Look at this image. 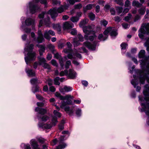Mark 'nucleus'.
<instances>
[{
  "label": "nucleus",
  "instance_id": "obj_15",
  "mask_svg": "<svg viewBox=\"0 0 149 149\" xmlns=\"http://www.w3.org/2000/svg\"><path fill=\"white\" fill-rule=\"evenodd\" d=\"M34 23V20L30 18H29L26 19L25 21L26 24L27 26L31 25L32 29L33 30L35 29Z\"/></svg>",
  "mask_w": 149,
  "mask_h": 149
},
{
  "label": "nucleus",
  "instance_id": "obj_19",
  "mask_svg": "<svg viewBox=\"0 0 149 149\" xmlns=\"http://www.w3.org/2000/svg\"><path fill=\"white\" fill-rule=\"evenodd\" d=\"M40 63L41 64L43 63V67L44 68H47L48 69H50L51 68L50 66L47 63H45V60L43 58H41L40 59Z\"/></svg>",
  "mask_w": 149,
  "mask_h": 149
},
{
  "label": "nucleus",
  "instance_id": "obj_27",
  "mask_svg": "<svg viewBox=\"0 0 149 149\" xmlns=\"http://www.w3.org/2000/svg\"><path fill=\"white\" fill-rule=\"evenodd\" d=\"M88 21V19H85L81 21L79 24V26L83 28L84 27V26L87 23Z\"/></svg>",
  "mask_w": 149,
  "mask_h": 149
},
{
  "label": "nucleus",
  "instance_id": "obj_1",
  "mask_svg": "<svg viewBox=\"0 0 149 149\" xmlns=\"http://www.w3.org/2000/svg\"><path fill=\"white\" fill-rule=\"evenodd\" d=\"M34 45L33 44H31L27 47L25 48V50L28 52L27 54V56L24 58L25 61L27 64H28L29 62L31 61L34 60L36 58V54L34 52H30L33 49Z\"/></svg>",
  "mask_w": 149,
  "mask_h": 149
},
{
  "label": "nucleus",
  "instance_id": "obj_23",
  "mask_svg": "<svg viewBox=\"0 0 149 149\" xmlns=\"http://www.w3.org/2000/svg\"><path fill=\"white\" fill-rule=\"evenodd\" d=\"M38 100H39L41 101L38 102V106H43L44 104V99L43 97L39 95H38Z\"/></svg>",
  "mask_w": 149,
  "mask_h": 149
},
{
  "label": "nucleus",
  "instance_id": "obj_54",
  "mask_svg": "<svg viewBox=\"0 0 149 149\" xmlns=\"http://www.w3.org/2000/svg\"><path fill=\"white\" fill-rule=\"evenodd\" d=\"M120 46L121 47V49H126L127 46V45L125 43H122L121 44Z\"/></svg>",
  "mask_w": 149,
  "mask_h": 149
},
{
  "label": "nucleus",
  "instance_id": "obj_25",
  "mask_svg": "<svg viewBox=\"0 0 149 149\" xmlns=\"http://www.w3.org/2000/svg\"><path fill=\"white\" fill-rule=\"evenodd\" d=\"M38 47L39 48V51L40 55H42L45 51V47L42 45H38Z\"/></svg>",
  "mask_w": 149,
  "mask_h": 149
},
{
  "label": "nucleus",
  "instance_id": "obj_17",
  "mask_svg": "<svg viewBox=\"0 0 149 149\" xmlns=\"http://www.w3.org/2000/svg\"><path fill=\"white\" fill-rule=\"evenodd\" d=\"M72 90V87L68 86H65L63 88H61L59 89L60 92L64 94L65 92H68Z\"/></svg>",
  "mask_w": 149,
  "mask_h": 149
},
{
  "label": "nucleus",
  "instance_id": "obj_45",
  "mask_svg": "<svg viewBox=\"0 0 149 149\" xmlns=\"http://www.w3.org/2000/svg\"><path fill=\"white\" fill-rule=\"evenodd\" d=\"M54 115L58 117H60L61 116V114L59 112L56 110H54L53 112Z\"/></svg>",
  "mask_w": 149,
  "mask_h": 149
},
{
  "label": "nucleus",
  "instance_id": "obj_37",
  "mask_svg": "<svg viewBox=\"0 0 149 149\" xmlns=\"http://www.w3.org/2000/svg\"><path fill=\"white\" fill-rule=\"evenodd\" d=\"M132 5L138 7L141 6V4L138 1H134L132 3Z\"/></svg>",
  "mask_w": 149,
  "mask_h": 149
},
{
  "label": "nucleus",
  "instance_id": "obj_9",
  "mask_svg": "<svg viewBox=\"0 0 149 149\" xmlns=\"http://www.w3.org/2000/svg\"><path fill=\"white\" fill-rule=\"evenodd\" d=\"M38 111L39 114L42 115V116L40 117L41 120L43 121H46L49 118L48 116L46 115H43L47 112L46 110L42 108H38Z\"/></svg>",
  "mask_w": 149,
  "mask_h": 149
},
{
  "label": "nucleus",
  "instance_id": "obj_5",
  "mask_svg": "<svg viewBox=\"0 0 149 149\" xmlns=\"http://www.w3.org/2000/svg\"><path fill=\"white\" fill-rule=\"evenodd\" d=\"M94 27V25L84 26L83 27V31L86 34L84 36V38L86 39H88L87 37L88 35H90L91 33H93L94 32L93 31Z\"/></svg>",
  "mask_w": 149,
  "mask_h": 149
},
{
  "label": "nucleus",
  "instance_id": "obj_59",
  "mask_svg": "<svg viewBox=\"0 0 149 149\" xmlns=\"http://www.w3.org/2000/svg\"><path fill=\"white\" fill-rule=\"evenodd\" d=\"M38 2H40L41 3L44 4L45 5L47 4L46 0H38Z\"/></svg>",
  "mask_w": 149,
  "mask_h": 149
},
{
  "label": "nucleus",
  "instance_id": "obj_57",
  "mask_svg": "<svg viewBox=\"0 0 149 149\" xmlns=\"http://www.w3.org/2000/svg\"><path fill=\"white\" fill-rule=\"evenodd\" d=\"M78 37L79 41L82 42L84 41V38L83 36L80 34H78Z\"/></svg>",
  "mask_w": 149,
  "mask_h": 149
},
{
  "label": "nucleus",
  "instance_id": "obj_28",
  "mask_svg": "<svg viewBox=\"0 0 149 149\" xmlns=\"http://www.w3.org/2000/svg\"><path fill=\"white\" fill-rule=\"evenodd\" d=\"M143 93L144 95L145 96V97L143 98V97H139V100L142 101L145 100L146 101H149V95H146V94L145 93V91H143Z\"/></svg>",
  "mask_w": 149,
  "mask_h": 149
},
{
  "label": "nucleus",
  "instance_id": "obj_14",
  "mask_svg": "<svg viewBox=\"0 0 149 149\" xmlns=\"http://www.w3.org/2000/svg\"><path fill=\"white\" fill-rule=\"evenodd\" d=\"M49 34L52 36H54L55 35V33L54 31L51 30H50L48 31H45L44 33V37L46 39L48 40H49L51 38V37L49 35Z\"/></svg>",
  "mask_w": 149,
  "mask_h": 149
},
{
  "label": "nucleus",
  "instance_id": "obj_30",
  "mask_svg": "<svg viewBox=\"0 0 149 149\" xmlns=\"http://www.w3.org/2000/svg\"><path fill=\"white\" fill-rule=\"evenodd\" d=\"M53 28L58 31H61V26L58 24H54L53 25Z\"/></svg>",
  "mask_w": 149,
  "mask_h": 149
},
{
  "label": "nucleus",
  "instance_id": "obj_40",
  "mask_svg": "<svg viewBox=\"0 0 149 149\" xmlns=\"http://www.w3.org/2000/svg\"><path fill=\"white\" fill-rule=\"evenodd\" d=\"M82 6L81 4L79 3L74 6V8L75 9H80L82 8Z\"/></svg>",
  "mask_w": 149,
  "mask_h": 149
},
{
  "label": "nucleus",
  "instance_id": "obj_39",
  "mask_svg": "<svg viewBox=\"0 0 149 149\" xmlns=\"http://www.w3.org/2000/svg\"><path fill=\"white\" fill-rule=\"evenodd\" d=\"M55 95L56 97L59 98L61 100H63L64 97L62 96L60 93L58 92H56L55 93Z\"/></svg>",
  "mask_w": 149,
  "mask_h": 149
},
{
  "label": "nucleus",
  "instance_id": "obj_13",
  "mask_svg": "<svg viewBox=\"0 0 149 149\" xmlns=\"http://www.w3.org/2000/svg\"><path fill=\"white\" fill-rule=\"evenodd\" d=\"M54 54V57L57 59H59V62L61 66L62 69H63L64 67V61L63 58H61V56L58 53H56L55 54Z\"/></svg>",
  "mask_w": 149,
  "mask_h": 149
},
{
  "label": "nucleus",
  "instance_id": "obj_35",
  "mask_svg": "<svg viewBox=\"0 0 149 149\" xmlns=\"http://www.w3.org/2000/svg\"><path fill=\"white\" fill-rule=\"evenodd\" d=\"M90 35H92L90 36H89V38H88L89 35H88V37H87L88 39H86L87 40L89 39L91 41H93L94 40V38L95 37V33H94V32L93 33H91L90 34Z\"/></svg>",
  "mask_w": 149,
  "mask_h": 149
},
{
  "label": "nucleus",
  "instance_id": "obj_29",
  "mask_svg": "<svg viewBox=\"0 0 149 149\" xmlns=\"http://www.w3.org/2000/svg\"><path fill=\"white\" fill-rule=\"evenodd\" d=\"M93 5L89 4L86 6L83 7V10L84 12H86L88 10H91L92 7Z\"/></svg>",
  "mask_w": 149,
  "mask_h": 149
},
{
  "label": "nucleus",
  "instance_id": "obj_34",
  "mask_svg": "<svg viewBox=\"0 0 149 149\" xmlns=\"http://www.w3.org/2000/svg\"><path fill=\"white\" fill-rule=\"evenodd\" d=\"M88 16L89 18L91 20H93L95 18V15L93 13L91 12L88 14Z\"/></svg>",
  "mask_w": 149,
  "mask_h": 149
},
{
  "label": "nucleus",
  "instance_id": "obj_7",
  "mask_svg": "<svg viewBox=\"0 0 149 149\" xmlns=\"http://www.w3.org/2000/svg\"><path fill=\"white\" fill-rule=\"evenodd\" d=\"M37 5V0H33L32 1L29 3L30 13L32 14H34L36 12Z\"/></svg>",
  "mask_w": 149,
  "mask_h": 149
},
{
  "label": "nucleus",
  "instance_id": "obj_48",
  "mask_svg": "<svg viewBox=\"0 0 149 149\" xmlns=\"http://www.w3.org/2000/svg\"><path fill=\"white\" fill-rule=\"evenodd\" d=\"M54 66L56 67L58 66V64L56 61L54 60L53 59L50 62Z\"/></svg>",
  "mask_w": 149,
  "mask_h": 149
},
{
  "label": "nucleus",
  "instance_id": "obj_22",
  "mask_svg": "<svg viewBox=\"0 0 149 149\" xmlns=\"http://www.w3.org/2000/svg\"><path fill=\"white\" fill-rule=\"evenodd\" d=\"M44 40L43 36L40 31H38V43L42 42Z\"/></svg>",
  "mask_w": 149,
  "mask_h": 149
},
{
  "label": "nucleus",
  "instance_id": "obj_46",
  "mask_svg": "<svg viewBox=\"0 0 149 149\" xmlns=\"http://www.w3.org/2000/svg\"><path fill=\"white\" fill-rule=\"evenodd\" d=\"M74 52V55L76 56L78 58H81V54H80L78 53V51L76 50H75Z\"/></svg>",
  "mask_w": 149,
  "mask_h": 149
},
{
  "label": "nucleus",
  "instance_id": "obj_12",
  "mask_svg": "<svg viewBox=\"0 0 149 149\" xmlns=\"http://www.w3.org/2000/svg\"><path fill=\"white\" fill-rule=\"evenodd\" d=\"M84 46L87 47L90 50H94L95 49L96 45L95 43H94L93 44H92L91 43L87 41L84 42Z\"/></svg>",
  "mask_w": 149,
  "mask_h": 149
},
{
  "label": "nucleus",
  "instance_id": "obj_38",
  "mask_svg": "<svg viewBox=\"0 0 149 149\" xmlns=\"http://www.w3.org/2000/svg\"><path fill=\"white\" fill-rule=\"evenodd\" d=\"M116 10L118 14L122 13L123 10V8L122 7L117 6L116 7Z\"/></svg>",
  "mask_w": 149,
  "mask_h": 149
},
{
  "label": "nucleus",
  "instance_id": "obj_18",
  "mask_svg": "<svg viewBox=\"0 0 149 149\" xmlns=\"http://www.w3.org/2000/svg\"><path fill=\"white\" fill-rule=\"evenodd\" d=\"M141 105L142 106L143 111H146V113L147 115H149V103H147L146 104L141 103Z\"/></svg>",
  "mask_w": 149,
  "mask_h": 149
},
{
  "label": "nucleus",
  "instance_id": "obj_64",
  "mask_svg": "<svg viewBox=\"0 0 149 149\" xmlns=\"http://www.w3.org/2000/svg\"><path fill=\"white\" fill-rule=\"evenodd\" d=\"M49 90L52 92H54L56 91V88L53 86H51L49 88Z\"/></svg>",
  "mask_w": 149,
  "mask_h": 149
},
{
  "label": "nucleus",
  "instance_id": "obj_43",
  "mask_svg": "<svg viewBox=\"0 0 149 149\" xmlns=\"http://www.w3.org/2000/svg\"><path fill=\"white\" fill-rule=\"evenodd\" d=\"M78 51L80 53L86 52H87V50L84 46H83L81 48L79 49Z\"/></svg>",
  "mask_w": 149,
  "mask_h": 149
},
{
  "label": "nucleus",
  "instance_id": "obj_56",
  "mask_svg": "<svg viewBox=\"0 0 149 149\" xmlns=\"http://www.w3.org/2000/svg\"><path fill=\"white\" fill-rule=\"evenodd\" d=\"M70 33L73 35H74L77 34V31L74 29H73L71 30Z\"/></svg>",
  "mask_w": 149,
  "mask_h": 149
},
{
  "label": "nucleus",
  "instance_id": "obj_32",
  "mask_svg": "<svg viewBox=\"0 0 149 149\" xmlns=\"http://www.w3.org/2000/svg\"><path fill=\"white\" fill-rule=\"evenodd\" d=\"M79 19V18L77 16H73L70 19L71 21L74 23L77 22Z\"/></svg>",
  "mask_w": 149,
  "mask_h": 149
},
{
  "label": "nucleus",
  "instance_id": "obj_42",
  "mask_svg": "<svg viewBox=\"0 0 149 149\" xmlns=\"http://www.w3.org/2000/svg\"><path fill=\"white\" fill-rule=\"evenodd\" d=\"M68 74V71L67 70H65L64 71H62L60 73V75L61 76Z\"/></svg>",
  "mask_w": 149,
  "mask_h": 149
},
{
  "label": "nucleus",
  "instance_id": "obj_62",
  "mask_svg": "<svg viewBox=\"0 0 149 149\" xmlns=\"http://www.w3.org/2000/svg\"><path fill=\"white\" fill-rule=\"evenodd\" d=\"M81 113V110L80 109H78L76 111V114L78 116H80Z\"/></svg>",
  "mask_w": 149,
  "mask_h": 149
},
{
  "label": "nucleus",
  "instance_id": "obj_61",
  "mask_svg": "<svg viewBox=\"0 0 149 149\" xmlns=\"http://www.w3.org/2000/svg\"><path fill=\"white\" fill-rule=\"evenodd\" d=\"M122 26L125 29L128 28L129 27V24L126 23L123 24H122Z\"/></svg>",
  "mask_w": 149,
  "mask_h": 149
},
{
  "label": "nucleus",
  "instance_id": "obj_3",
  "mask_svg": "<svg viewBox=\"0 0 149 149\" xmlns=\"http://www.w3.org/2000/svg\"><path fill=\"white\" fill-rule=\"evenodd\" d=\"M139 37L143 39V34H149V23H143L142 25L141 28L139 30Z\"/></svg>",
  "mask_w": 149,
  "mask_h": 149
},
{
  "label": "nucleus",
  "instance_id": "obj_44",
  "mask_svg": "<svg viewBox=\"0 0 149 149\" xmlns=\"http://www.w3.org/2000/svg\"><path fill=\"white\" fill-rule=\"evenodd\" d=\"M100 24L101 25L105 26L108 24V22L105 20H102L100 21Z\"/></svg>",
  "mask_w": 149,
  "mask_h": 149
},
{
  "label": "nucleus",
  "instance_id": "obj_51",
  "mask_svg": "<svg viewBox=\"0 0 149 149\" xmlns=\"http://www.w3.org/2000/svg\"><path fill=\"white\" fill-rule=\"evenodd\" d=\"M73 43L74 46H77L79 45V41H77V39L76 38L73 39Z\"/></svg>",
  "mask_w": 149,
  "mask_h": 149
},
{
  "label": "nucleus",
  "instance_id": "obj_58",
  "mask_svg": "<svg viewBox=\"0 0 149 149\" xmlns=\"http://www.w3.org/2000/svg\"><path fill=\"white\" fill-rule=\"evenodd\" d=\"M130 1L129 0H127L125 2V6L126 7H130Z\"/></svg>",
  "mask_w": 149,
  "mask_h": 149
},
{
  "label": "nucleus",
  "instance_id": "obj_26",
  "mask_svg": "<svg viewBox=\"0 0 149 149\" xmlns=\"http://www.w3.org/2000/svg\"><path fill=\"white\" fill-rule=\"evenodd\" d=\"M64 110L70 115H72L74 111L73 109H70L69 107H65L64 109Z\"/></svg>",
  "mask_w": 149,
  "mask_h": 149
},
{
  "label": "nucleus",
  "instance_id": "obj_63",
  "mask_svg": "<svg viewBox=\"0 0 149 149\" xmlns=\"http://www.w3.org/2000/svg\"><path fill=\"white\" fill-rule=\"evenodd\" d=\"M68 2H69L70 4L73 5L76 2L75 0H68Z\"/></svg>",
  "mask_w": 149,
  "mask_h": 149
},
{
  "label": "nucleus",
  "instance_id": "obj_8",
  "mask_svg": "<svg viewBox=\"0 0 149 149\" xmlns=\"http://www.w3.org/2000/svg\"><path fill=\"white\" fill-rule=\"evenodd\" d=\"M109 33H110L111 36L112 37L115 36L117 34L116 31L113 28L111 27L108 28L104 32V34L106 35L105 36V38H107V35Z\"/></svg>",
  "mask_w": 149,
  "mask_h": 149
},
{
  "label": "nucleus",
  "instance_id": "obj_11",
  "mask_svg": "<svg viewBox=\"0 0 149 149\" xmlns=\"http://www.w3.org/2000/svg\"><path fill=\"white\" fill-rule=\"evenodd\" d=\"M30 81L31 84L33 86L32 88V91L34 93H35L37 91V79L36 78H32Z\"/></svg>",
  "mask_w": 149,
  "mask_h": 149
},
{
  "label": "nucleus",
  "instance_id": "obj_6",
  "mask_svg": "<svg viewBox=\"0 0 149 149\" xmlns=\"http://www.w3.org/2000/svg\"><path fill=\"white\" fill-rule=\"evenodd\" d=\"M52 121V125L48 124H43L42 123L39 125V127L43 129H49L51 128L52 126H55L57 122V118L53 116Z\"/></svg>",
  "mask_w": 149,
  "mask_h": 149
},
{
  "label": "nucleus",
  "instance_id": "obj_53",
  "mask_svg": "<svg viewBox=\"0 0 149 149\" xmlns=\"http://www.w3.org/2000/svg\"><path fill=\"white\" fill-rule=\"evenodd\" d=\"M48 47L52 51V52L55 51L54 49V46L53 45L51 44H49L48 45Z\"/></svg>",
  "mask_w": 149,
  "mask_h": 149
},
{
  "label": "nucleus",
  "instance_id": "obj_24",
  "mask_svg": "<svg viewBox=\"0 0 149 149\" xmlns=\"http://www.w3.org/2000/svg\"><path fill=\"white\" fill-rule=\"evenodd\" d=\"M30 144L33 149H37V141L36 140L32 139L31 141Z\"/></svg>",
  "mask_w": 149,
  "mask_h": 149
},
{
  "label": "nucleus",
  "instance_id": "obj_36",
  "mask_svg": "<svg viewBox=\"0 0 149 149\" xmlns=\"http://www.w3.org/2000/svg\"><path fill=\"white\" fill-rule=\"evenodd\" d=\"M146 11V8H141L138 10V12L139 14L141 15H143L145 13Z\"/></svg>",
  "mask_w": 149,
  "mask_h": 149
},
{
  "label": "nucleus",
  "instance_id": "obj_31",
  "mask_svg": "<svg viewBox=\"0 0 149 149\" xmlns=\"http://www.w3.org/2000/svg\"><path fill=\"white\" fill-rule=\"evenodd\" d=\"M145 52L144 50H141L138 54L139 58H143L145 56Z\"/></svg>",
  "mask_w": 149,
  "mask_h": 149
},
{
  "label": "nucleus",
  "instance_id": "obj_41",
  "mask_svg": "<svg viewBox=\"0 0 149 149\" xmlns=\"http://www.w3.org/2000/svg\"><path fill=\"white\" fill-rule=\"evenodd\" d=\"M60 78L58 77H56L54 80V84L56 85H59L60 84L59 80Z\"/></svg>",
  "mask_w": 149,
  "mask_h": 149
},
{
  "label": "nucleus",
  "instance_id": "obj_49",
  "mask_svg": "<svg viewBox=\"0 0 149 149\" xmlns=\"http://www.w3.org/2000/svg\"><path fill=\"white\" fill-rule=\"evenodd\" d=\"M71 65V63L70 61H67L65 63V68L66 69H68L69 68V66Z\"/></svg>",
  "mask_w": 149,
  "mask_h": 149
},
{
  "label": "nucleus",
  "instance_id": "obj_52",
  "mask_svg": "<svg viewBox=\"0 0 149 149\" xmlns=\"http://www.w3.org/2000/svg\"><path fill=\"white\" fill-rule=\"evenodd\" d=\"M144 45L145 46H147V50L149 52V38L147 40L146 42L144 44Z\"/></svg>",
  "mask_w": 149,
  "mask_h": 149
},
{
  "label": "nucleus",
  "instance_id": "obj_47",
  "mask_svg": "<svg viewBox=\"0 0 149 149\" xmlns=\"http://www.w3.org/2000/svg\"><path fill=\"white\" fill-rule=\"evenodd\" d=\"M114 1L117 4L123 6V0H114Z\"/></svg>",
  "mask_w": 149,
  "mask_h": 149
},
{
  "label": "nucleus",
  "instance_id": "obj_21",
  "mask_svg": "<svg viewBox=\"0 0 149 149\" xmlns=\"http://www.w3.org/2000/svg\"><path fill=\"white\" fill-rule=\"evenodd\" d=\"M25 71L29 77H33L36 76V72L32 69H26Z\"/></svg>",
  "mask_w": 149,
  "mask_h": 149
},
{
  "label": "nucleus",
  "instance_id": "obj_60",
  "mask_svg": "<svg viewBox=\"0 0 149 149\" xmlns=\"http://www.w3.org/2000/svg\"><path fill=\"white\" fill-rule=\"evenodd\" d=\"M131 83L135 88V86L138 84L137 82H136V80L135 79L132 80L131 81Z\"/></svg>",
  "mask_w": 149,
  "mask_h": 149
},
{
  "label": "nucleus",
  "instance_id": "obj_2",
  "mask_svg": "<svg viewBox=\"0 0 149 149\" xmlns=\"http://www.w3.org/2000/svg\"><path fill=\"white\" fill-rule=\"evenodd\" d=\"M67 9V6H62L58 8L57 10L55 8L51 9L49 10L48 13L49 14L53 19L55 18L58 16L57 12L61 13L63 12L64 10Z\"/></svg>",
  "mask_w": 149,
  "mask_h": 149
},
{
  "label": "nucleus",
  "instance_id": "obj_50",
  "mask_svg": "<svg viewBox=\"0 0 149 149\" xmlns=\"http://www.w3.org/2000/svg\"><path fill=\"white\" fill-rule=\"evenodd\" d=\"M132 18V15L130 14H128V16L125 17L124 20L126 21H128Z\"/></svg>",
  "mask_w": 149,
  "mask_h": 149
},
{
  "label": "nucleus",
  "instance_id": "obj_16",
  "mask_svg": "<svg viewBox=\"0 0 149 149\" xmlns=\"http://www.w3.org/2000/svg\"><path fill=\"white\" fill-rule=\"evenodd\" d=\"M74 26V24L72 23L67 22L64 24L63 28L64 30H68L72 28Z\"/></svg>",
  "mask_w": 149,
  "mask_h": 149
},
{
  "label": "nucleus",
  "instance_id": "obj_55",
  "mask_svg": "<svg viewBox=\"0 0 149 149\" xmlns=\"http://www.w3.org/2000/svg\"><path fill=\"white\" fill-rule=\"evenodd\" d=\"M52 3L53 5H57L58 4H60V2L57 1V0H52Z\"/></svg>",
  "mask_w": 149,
  "mask_h": 149
},
{
  "label": "nucleus",
  "instance_id": "obj_33",
  "mask_svg": "<svg viewBox=\"0 0 149 149\" xmlns=\"http://www.w3.org/2000/svg\"><path fill=\"white\" fill-rule=\"evenodd\" d=\"M67 145L65 143H63L62 144H60L57 147V149H63L65 148Z\"/></svg>",
  "mask_w": 149,
  "mask_h": 149
},
{
  "label": "nucleus",
  "instance_id": "obj_4",
  "mask_svg": "<svg viewBox=\"0 0 149 149\" xmlns=\"http://www.w3.org/2000/svg\"><path fill=\"white\" fill-rule=\"evenodd\" d=\"M74 98L73 96L70 95H67L64 97L63 100L61 102V108H63L67 105L71 104L72 103L71 100Z\"/></svg>",
  "mask_w": 149,
  "mask_h": 149
},
{
  "label": "nucleus",
  "instance_id": "obj_10",
  "mask_svg": "<svg viewBox=\"0 0 149 149\" xmlns=\"http://www.w3.org/2000/svg\"><path fill=\"white\" fill-rule=\"evenodd\" d=\"M67 45L68 48V49H65L63 50L64 52L65 53H69L68 55V57L69 59H72V58H74V57H73L72 55V50L71 49V45L70 42H68L67 43Z\"/></svg>",
  "mask_w": 149,
  "mask_h": 149
},
{
  "label": "nucleus",
  "instance_id": "obj_20",
  "mask_svg": "<svg viewBox=\"0 0 149 149\" xmlns=\"http://www.w3.org/2000/svg\"><path fill=\"white\" fill-rule=\"evenodd\" d=\"M76 74H77L76 72L73 70L71 69H69L68 75L70 79H73L75 78Z\"/></svg>",
  "mask_w": 149,
  "mask_h": 149
}]
</instances>
